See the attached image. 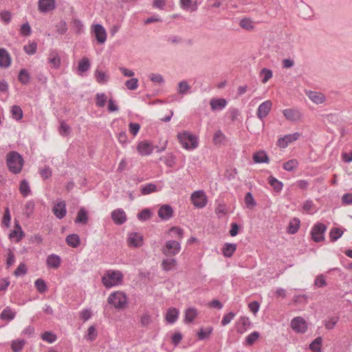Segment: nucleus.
<instances>
[{
	"mask_svg": "<svg viewBox=\"0 0 352 352\" xmlns=\"http://www.w3.org/2000/svg\"><path fill=\"white\" fill-rule=\"evenodd\" d=\"M6 164L11 173L18 174L22 170L24 160L18 152L10 151L6 155Z\"/></svg>",
	"mask_w": 352,
	"mask_h": 352,
	"instance_id": "nucleus-1",
	"label": "nucleus"
},
{
	"mask_svg": "<svg viewBox=\"0 0 352 352\" xmlns=\"http://www.w3.org/2000/svg\"><path fill=\"white\" fill-rule=\"evenodd\" d=\"M123 274L120 271L109 270L106 276L102 278V283L107 288L118 285L121 283Z\"/></svg>",
	"mask_w": 352,
	"mask_h": 352,
	"instance_id": "nucleus-2",
	"label": "nucleus"
},
{
	"mask_svg": "<svg viewBox=\"0 0 352 352\" xmlns=\"http://www.w3.org/2000/svg\"><path fill=\"white\" fill-rule=\"evenodd\" d=\"M177 139L186 149H194L198 146L197 138L188 131L178 133Z\"/></svg>",
	"mask_w": 352,
	"mask_h": 352,
	"instance_id": "nucleus-3",
	"label": "nucleus"
},
{
	"mask_svg": "<svg viewBox=\"0 0 352 352\" xmlns=\"http://www.w3.org/2000/svg\"><path fill=\"white\" fill-rule=\"evenodd\" d=\"M108 302L118 309H123L127 304L126 296L122 292H113L108 298Z\"/></svg>",
	"mask_w": 352,
	"mask_h": 352,
	"instance_id": "nucleus-4",
	"label": "nucleus"
},
{
	"mask_svg": "<svg viewBox=\"0 0 352 352\" xmlns=\"http://www.w3.org/2000/svg\"><path fill=\"white\" fill-rule=\"evenodd\" d=\"M181 250L180 243L175 240H170L166 242L162 251L166 256H173L177 254Z\"/></svg>",
	"mask_w": 352,
	"mask_h": 352,
	"instance_id": "nucleus-5",
	"label": "nucleus"
},
{
	"mask_svg": "<svg viewBox=\"0 0 352 352\" xmlns=\"http://www.w3.org/2000/svg\"><path fill=\"white\" fill-rule=\"evenodd\" d=\"M327 226L322 223H317L311 230L312 239L315 242H320L324 240V233L327 230Z\"/></svg>",
	"mask_w": 352,
	"mask_h": 352,
	"instance_id": "nucleus-6",
	"label": "nucleus"
},
{
	"mask_svg": "<svg viewBox=\"0 0 352 352\" xmlns=\"http://www.w3.org/2000/svg\"><path fill=\"white\" fill-rule=\"evenodd\" d=\"M291 327L298 333H305L308 328L307 322L300 316L295 317L292 320Z\"/></svg>",
	"mask_w": 352,
	"mask_h": 352,
	"instance_id": "nucleus-7",
	"label": "nucleus"
},
{
	"mask_svg": "<svg viewBox=\"0 0 352 352\" xmlns=\"http://www.w3.org/2000/svg\"><path fill=\"white\" fill-rule=\"evenodd\" d=\"M272 103L270 100H266L262 102L258 108L256 115L261 120V126L264 128V123L263 119L265 118L272 109Z\"/></svg>",
	"mask_w": 352,
	"mask_h": 352,
	"instance_id": "nucleus-8",
	"label": "nucleus"
},
{
	"mask_svg": "<svg viewBox=\"0 0 352 352\" xmlns=\"http://www.w3.org/2000/svg\"><path fill=\"white\" fill-rule=\"evenodd\" d=\"M92 31L95 38L99 44H103L107 40V32L104 28L100 24H96L92 26Z\"/></svg>",
	"mask_w": 352,
	"mask_h": 352,
	"instance_id": "nucleus-9",
	"label": "nucleus"
},
{
	"mask_svg": "<svg viewBox=\"0 0 352 352\" xmlns=\"http://www.w3.org/2000/svg\"><path fill=\"white\" fill-rule=\"evenodd\" d=\"M191 200L193 204L199 208H204L206 204V197L202 190H197L191 195Z\"/></svg>",
	"mask_w": 352,
	"mask_h": 352,
	"instance_id": "nucleus-10",
	"label": "nucleus"
},
{
	"mask_svg": "<svg viewBox=\"0 0 352 352\" xmlns=\"http://www.w3.org/2000/svg\"><path fill=\"white\" fill-rule=\"evenodd\" d=\"M52 212L54 215L58 219H63L67 213L66 203L62 200L58 202L52 208Z\"/></svg>",
	"mask_w": 352,
	"mask_h": 352,
	"instance_id": "nucleus-11",
	"label": "nucleus"
},
{
	"mask_svg": "<svg viewBox=\"0 0 352 352\" xmlns=\"http://www.w3.org/2000/svg\"><path fill=\"white\" fill-rule=\"evenodd\" d=\"M111 219L116 224L122 225L126 221V216L122 209L118 208L112 211Z\"/></svg>",
	"mask_w": 352,
	"mask_h": 352,
	"instance_id": "nucleus-12",
	"label": "nucleus"
},
{
	"mask_svg": "<svg viewBox=\"0 0 352 352\" xmlns=\"http://www.w3.org/2000/svg\"><path fill=\"white\" fill-rule=\"evenodd\" d=\"M157 213L162 220H168L173 215V210L170 205L164 204L159 208Z\"/></svg>",
	"mask_w": 352,
	"mask_h": 352,
	"instance_id": "nucleus-13",
	"label": "nucleus"
},
{
	"mask_svg": "<svg viewBox=\"0 0 352 352\" xmlns=\"http://www.w3.org/2000/svg\"><path fill=\"white\" fill-rule=\"evenodd\" d=\"M11 64V56L4 48H0V67L8 68Z\"/></svg>",
	"mask_w": 352,
	"mask_h": 352,
	"instance_id": "nucleus-14",
	"label": "nucleus"
},
{
	"mask_svg": "<svg viewBox=\"0 0 352 352\" xmlns=\"http://www.w3.org/2000/svg\"><path fill=\"white\" fill-rule=\"evenodd\" d=\"M55 8V0H38V10L41 12H47Z\"/></svg>",
	"mask_w": 352,
	"mask_h": 352,
	"instance_id": "nucleus-15",
	"label": "nucleus"
},
{
	"mask_svg": "<svg viewBox=\"0 0 352 352\" xmlns=\"http://www.w3.org/2000/svg\"><path fill=\"white\" fill-rule=\"evenodd\" d=\"M142 236L137 232H133L129 234L128 241L131 247L139 248L142 245Z\"/></svg>",
	"mask_w": 352,
	"mask_h": 352,
	"instance_id": "nucleus-16",
	"label": "nucleus"
},
{
	"mask_svg": "<svg viewBox=\"0 0 352 352\" xmlns=\"http://www.w3.org/2000/svg\"><path fill=\"white\" fill-rule=\"evenodd\" d=\"M138 153L142 155H148L152 153L153 148L147 141L140 142L137 146Z\"/></svg>",
	"mask_w": 352,
	"mask_h": 352,
	"instance_id": "nucleus-17",
	"label": "nucleus"
},
{
	"mask_svg": "<svg viewBox=\"0 0 352 352\" xmlns=\"http://www.w3.org/2000/svg\"><path fill=\"white\" fill-rule=\"evenodd\" d=\"M252 159L256 164L269 163L270 162L267 154L263 150L254 153Z\"/></svg>",
	"mask_w": 352,
	"mask_h": 352,
	"instance_id": "nucleus-18",
	"label": "nucleus"
},
{
	"mask_svg": "<svg viewBox=\"0 0 352 352\" xmlns=\"http://www.w3.org/2000/svg\"><path fill=\"white\" fill-rule=\"evenodd\" d=\"M210 104L212 111L222 110L226 107L227 100L224 98H212L210 101Z\"/></svg>",
	"mask_w": 352,
	"mask_h": 352,
	"instance_id": "nucleus-19",
	"label": "nucleus"
},
{
	"mask_svg": "<svg viewBox=\"0 0 352 352\" xmlns=\"http://www.w3.org/2000/svg\"><path fill=\"white\" fill-rule=\"evenodd\" d=\"M60 261L59 256L52 254L47 256L46 263L48 267L56 269L60 266Z\"/></svg>",
	"mask_w": 352,
	"mask_h": 352,
	"instance_id": "nucleus-20",
	"label": "nucleus"
},
{
	"mask_svg": "<svg viewBox=\"0 0 352 352\" xmlns=\"http://www.w3.org/2000/svg\"><path fill=\"white\" fill-rule=\"evenodd\" d=\"M76 223H80L82 225H86L88 222V214L87 211L84 208H81L77 213V216L74 220Z\"/></svg>",
	"mask_w": 352,
	"mask_h": 352,
	"instance_id": "nucleus-21",
	"label": "nucleus"
},
{
	"mask_svg": "<svg viewBox=\"0 0 352 352\" xmlns=\"http://www.w3.org/2000/svg\"><path fill=\"white\" fill-rule=\"evenodd\" d=\"M285 117L292 121H296L300 118V113L298 110L287 109L283 110Z\"/></svg>",
	"mask_w": 352,
	"mask_h": 352,
	"instance_id": "nucleus-22",
	"label": "nucleus"
},
{
	"mask_svg": "<svg viewBox=\"0 0 352 352\" xmlns=\"http://www.w3.org/2000/svg\"><path fill=\"white\" fill-rule=\"evenodd\" d=\"M179 311L176 308H169L166 314V320L170 324L176 322L178 318Z\"/></svg>",
	"mask_w": 352,
	"mask_h": 352,
	"instance_id": "nucleus-23",
	"label": "nucleus"
},
{
	"mask_svg": "<svg viewBox=\"0 0 352 352\" xmlns=\"http://www.w3.org/2000/svg\"><path fill=\"white\" fill-rule=\"evenodd\" d=\"M67 244L72 248H77L80 243V237L76 234H71L66 236Z\"/></svg>",
	"mask_w": 352,
	"mask_h": 352,
	"instance_id": "nucleus-24",
	"label": "nucleus"
},
{
	"mask_svg": "<svg viewBox=\"0 0 352 352\" xmlns=\"http://www.w3.org/2000/svg\"><path fill=\"white\" fill-rule=\"evenodd\" d=\"M236 250V244L226 243L222 248L223 254L226 257H231Z\"/></svg>",
	"mask_w": 352,
	"mask_h": 352,
	"instance_id": "nucleus-25",
	"label": "nucleus"
},
{
	"mask_svg": "<svg viewBox=\"0 0 352 352\" xmlns=\"http://www.w3.org/2000/svg\"><path fill=\"white\" fill-rule=\"evenodd\" d=\"M48 63L52 65L55 69L59 68L60 65V58L56 52H52L50 54Z\"/></svg>",
	"mask_w": 352,
	"mask_h": 352,
	"instance_id": "nucleus-26",
	"label": "nucleus"
},
{
	"mask_svg": "<svg viewBox=\"0 0 352 352\" xmlns=\"http://www.w3.org/2000/svg\"><path fill=\"white\" fill-rule=\"evenodd\" d=\"M308 96L316 104H321L324 101V95L316 91H310Z\"/></svg>",
	"mask_w": 352,
	"mask_h": 352,
	"instance_id": "nucleus-27",
	"label": "nucleus"
},
{
	"mask_svg": "<svg viewBox=\"0 0 352 352\" xmlns=\"http://www.w3.org/2000/svg\"><path fill=\"white\" fill-rule=\"evenodd\" d=\"M268 182L273 187L274 191H276V192H280L283 189V182L278 181L273 176H270L268 177Z\"/></svg>",
	"mask_w": 352,
	"mask_h": 352,
	"instance_id": "nucleus-28",
	"label": "nucleus"
},
{
	"mask_svg": "<svg viewBox=\"0 0 352 352\" xmlns=\"http://www.w3.org/2000/svg\"><path fill=\"white\" fill-rule=\"evenodd\" d=\"M300 226V220L298 218H294L287 227V232L292 234H296Z\"/></svg>",
	"mask_w": 352,
	"mask_h": 352,
	"instance_id": "nucleus-29",
	"label": "nucleus"
},
{
	"mask_svg": "<svg viewBox=\"0 0 352 352\" xmlns=\"http://www.w3.org/2000/svg\"><path fill=\"white\" fill-rule=\"evenodd\" d=\"M322 338L319 336L313 340L309 344V349L313 352H321Z\"/></svg>",
	"mask_w": 352,
	"mask_h": 352,
	"instance_id": "nucleus-30",
	"label": "nucleus"
},
{
	"mask_svg": "<svg viewBox=\"0 0 352 352\" xmlns=\"http://www.w3.org/2000/svg\"><path fill=\"white\" fill-rule=\"evenodd\" d=\"M15 315H16L15 312L12 311L9 307H7L1 313L0 318L2 320L10 321L14 318Z\"/></svg>",
	"mask_w": 352,
	"mask_h": 352,
	"instance_id": "nucleus-31",
	"label": "nucleus"
},
{
	"mask_svg": "<svg viewBox=\"0 0 352 352\" xmlns=\"http://www.w3.org/2000/svg\"><path fill=\"white\" fill-rule=\"evenodd\" d=\"M177 263V261L173 258L164 259L162 262V267L164 271H170Z\"/></svg>",
	"mask_w": 352,
	"mask_h": 352,
	"instance_id": "nucleus-32",
	"label": "nucleus"
},
{
	"mask_svg": "<svg viewBox=\"0 0 352 352\" xmlns=\"http://www.w3.org/2000/svg\"><path fill=\"white\" fill-rule=\"evenodd\" d=\"M244 201L246 207L248 209H252L256 206V202L254 200L253 195L250 192H248L245 194Z\"/></svg>",
	"mask_w": 352,
	"mask_h": 352,
	"instance_id": "nucleus-33",
	"label": "nucleus"
},
{
	"mask_svg": "<svg viewBox=\"0 0 352 352\" xmlns=\"http://www.w3.org/2000/svg\"><path fill=\"white\" fill-rule=\"evenodd\" d=\"M11 113L12 118L17 121L21 120L23 116L22 109L18 105H14L12 107Z\"/></svg>",
	"mask_w": 352,
	"mask_h": 352,
	"instance_id": "nucleus-34",
	"label": "nucleus"
},
{
	"mask_svg": "<svg viewBox=\"0 0 352 352\" xmlns=\"http://www.w3.org/2000/svg\"><path fill=\"white\" fill-rule=\"evenodd\" d=\"M19 190L23 197H27L30 193L31 190L29 184L25 179L21 181L19 184Z\"/></svg>",
	"mask_w": 352,
	"mask_h": 352,
	"instance_id": "nucleus-35",
	"label": "nucleus"
},
{
	"mask_svg": "<svg viewBox=\"0 0 352 352\" xmlns=\"http://www.w3.org/2000/svg\"><path fill=\"white\" fill-rule=\"evenodd\" d=\"M18 78L21 83L26 85L29 82L30 76L25 69H21L19 73Z\"/></svg>",
	"mask_w": 352,
	"mask_h": 352,
	"instance_id": "nucleus-36",
	"label": "nucleus"
},
{
	"mask_svg": "<svg viewBox=\"0 0 352 352\" xmlns=\"http://www.w3.org/2000/svg\"><path fill=\"white\" fill-rule=\"evenodd\" d=\"M35 287L40 294L45 292L47 289L45 281L42 278H38L34 282Z\"/></svg>",
	"mask_w": 352,
	"mask_h": 352,
	"instance_id": "nucleus-37",
	"label": "nucleus"
},
{
	"mask_svg": "<svg viewBox=\"0 0 352 352\" xmlns=\"http://www.w3.org/2000/svg\"><path fill=\"white\" fill-rule=\"evenodd\" d=\"M197 316V311L194 308H188L185 313V321L192 322Z\"/></svg>",
	"mask_w": 352,
	"mask_h": 352,
	"instance_id": "nucleus-38",
	"label": "nucleus"
},
{
	"mask_svg": "<svg viewBox=\"0 0 352 352\" xmlns=\"http://www.w3.org/2000/svg\"><path fill=\"white\" fill-rule=\"evenodd\" d=\"M342 234L343 232L340 228L336 227L331 228L329 233L331 241L334 242L337 241L342 236Z\"/></svg>",
	"mask_w": 352,
	"mask_h": 352,
	"instance_id": "nucleus-39",
	"label": "nucleus"
},
{
	"mask_svg": "<svg viewBox=\"0 0 352 352\" xmlns=\"http://www.w3.org/2000/svg\"><path fill=\"white\" fill-rule=\"evenodd\" d=\"M152 215L151 210L149 208H144L138 214V219L140 221H145L151 219Z\"/></svg>",
	"mask_w": 352,
	"mask_h": 352,
	"instance_id": "nucleus-40",
	"label": "nucleus"
},
{
	"mask_svg": "<svg viewBox=\"0 0 352 352\" xmlns=\"http://www.w3.org/2000/svg\"><path fill=\"white\" fill-rule=\"evenodd\" d=\"M95 78L99 84H104L107 82L109 78L105 72L98 69H96L95 72Z\"/></svg>",
	"mask_w": 352,
	"mask_h": 352,
	"instance_id": "nucleus-41",
	"label": "nucleus"
},
{
	"mask_svg": "<svg viewBox=\"0 0 352 352\" xmlns=\"http://www.w3.org/2000/svg\"><path fill=\"white\" fill-rule=\"evenodd\" d=\"M107 100V97L104 93H98L96 95V104L99 107H103Z\"/></svg>",
	"mask_w": 352,
	"mask_h": 352,
	"instance_id": "nucleus-42",
	"label": "nucleus"
},
{
	"mask_svg": "<svg viewBox=\"0 0 352 352\" xmlns=\"http://www.w3.org/2000/svg\"><path fill=\"white\" fill-rule=\"evenodd\" d=\"M25 236V232L23 230H13L9 234V238L10 239L16 238V243H19Z\"/></svg>",
	"mask_w": 352,
	"mask_h": 352,
	"instance_id": "nucleus-43",
	"label": "nucleus"
},
{
	"mask_svg": "<svg viewBox=\"0 0 352 352\" xmlns=\"http://www.w3.org/2000/svg\"><path fill=\"white\" fill-rule=\"evenodd\" d=\"M41 338L42 340L47 342L48 343H53L56 340L57 337L56 334L53 333L51 331H45L41 335Z\"/></svg>",
	"mask_w": 352,
	"mask_h": 352,
	"instance_id": "nucleus-44",
	"label": "nucleus"
},
{
	"mask_svg": "<svg viewBox=\"0 0 352 352\" xmlns=\"http://www.w3.org/2000/svg\"><path fill=\"white\" fill-rule=\"evenodd\" d=\"M25 342L23 340H14L11 344V349L14 352H19L23 348Z\"/></svg>",
	"mask_w": 352,
	"mask_h": 352,
	"instance_id": "nucleus-45",
	"label": "nucleus"
},
{
	"mask_svg": "<svg viewBox=\"0 0 352 352\" xmlns=\"http://www.w3.org/2000/svg\"><path fill=\"white\" fill-rule=\"evenodd\" d=\"M90 67V62L87 58H83L79 63L78 66V71L81 72H87Z\"/></svg>",
	"mask_w": 352,
	"mask_h": 352,
	"instance_id": "nucleus-46",
	"label": "nucleus"
},
{
	"mask_svg": "<svg viewBox=\"0 0 352 352\" xmlns=\"http://www.w3.org/2000/svg\"><path fill=\"white\" fill-rule=\"evenodd\" d=\"M180 6L186 10L194 11L197 9L196 5H192V0H180Z\"/></svg>",
	"mask_w": 352,
	"mask_h": 352,
	"instance_id": "nucleus-47",
	"label": "nucleus"
},
{
	"mask_svg": "<svg viewBox=\"0 0 352 352\" xmlns=\"http://www.w3.org/2000/svg\"><path fill=\"white\" fill-rule=\"evenodd\" d=\"M190 89V86L186 80H182L178 83L177 92L179 94H186L187 91Z\"/></svg>",
	"mask_w": 352,
	"mask_h": 352,
	"instance_id": "nucleus-48",
	"label": "nucleus"
},
{
	"mask_svg": "<svg viewBox=\"0 0 352 352\" xmlns=\"http://www.w3.org/2000/svg\"><path fill=\"white\" fill-rule=\"evenodd\" d=\"M298 162L296 160H290L283 164V168L287 171H292L298 166Z\"/></svg>",
	"mask_w": 352,
	"mask_h": 352,
	"instance_id": "nucleus-49",
	"label": "nucleus"
},
{
	"mask_svg": "<svg viewBox=\"0 0 352 352\" xmlns=\"http://www.w3.org/2000/svg\"><path fill=\"white\" fill-rule=\"evenodd\" d=\"M157 191V186L154 184H147L146 185L142 186L141 189V192L143 195H148L151 192H154Z\"/></svg>",
	"mask_w": 352,
	"mask_h": 352,
	"instance_id": "nucleus-50",
	"label": "nucleus"
},
{
	"mask_svg": "<svg viewBox=\"0 0 352 352\" xmlns=\"http://www.w3.org/2000/svg\"><path fill=\"white\" fill-rule=\"evenodd\" d=\"M23 50L28 55H33L36 52L37 50V43L36 42H32L29 45L23 46Z\"/></svg>",
	"mask_w": 352,
	"mask_h": 352,
	"instance_id": "nucleus-51",
	"label": "nucleus"
},
{
	"mask_svg": "<svg viewBox=\"0 0 352 352\" xmlns=\"http://www.w3.org/2000/svg\"><path fill=\"white\" fill-rule=\"evenodd\" d=\"M339 320L338 317H331L324 322V326L327 329H333Z\"/></svg>",
	"mask_w": 352,
	"mask_h": 352,
	"instance_id": "nucleus-52",
	"label": "nucleus"
},
{
	"mask_svg": "<svg viewBox=\"0 0 352 352\" xmlns=\"http://www.w3.org/2000/svg\"><path fill=\"white\" fill-rule=\"evenodd\" d=\"M260 74L261 76H263V78L262 79L263 83L267 82L273 76L272 71L267 68H263L261 70Z\"/></svg>",
	"mask_w": 352,
	"mask_h": 352,
	"instance_id": "nucleus-53",
	"label": "nucleus"
},
{
	"mask_svg": "<svg viewBox=\"0 0 352 352\" xmlns=\"http://www.w3.org/2000/svg\"><path fill=\"white\" fill-rule=\"evenodd\" d=\"M28 269L23 263H21L17 268L14 272V275L16 276H23L27 274Z\"/></svg>",
	"mask_w": 352,
	"mask_h": 352,
	"instance_id": "nucleus-54",
	"label": "nucleus"
},
{
	"mask_svg": "<svg viewBox=\"0 0 352 352\" xmlns=\"http://www.w3.org/2000/svg\"><path fill=\"white\" fill-rule=\"evenodd\" d=\"M10 220H11V215H10V209L8 207H6L5 208L4 214H3V219H2V223L6 227L8 228L10 226Z\"/></svg>",
	"mask_w": 352,
	"mask_h": 352,
	"instance_id": "nucleus-55",
	"label": "nucleus"
},
{
	"mask_svg": "<svg viewBox=\"0 0 352 352\" xmlns=\"http://www.w3.org/2000/svg\"><path fill=\"white\" fill-rule=\"evenodd\" d=\"M239 25L241 28L251 30L254 28L252 21L246 18L242 19L239 22Z\"/></svg>",
	"mask_w": 352,
	"mask_h": 352,
	"instance_id": "nucleus-56",
	"label": "nucleus"
},
{
	"mask_svg": "<svg viewBox=\"0 0 352 352\" xmlns=\"http://www.w3.org/2000/svg\"><path fill=\"white\" fill-rule=\"evenodd\" d=\"M31 33H32V29H31L30 24L28 22H26L25 23H23L21 26L20 34L23 36H28L31 34Z\"/></svg>",
	"mask_w": 352,
	"mask_h": 352,
	"instance_id": "nucleus-57",
	"label": "nucleus"
},
{
	"mask_svg": "<svg viewBox=\"0 0 352 352\" xmlns=\"http://www.w3.org/2000/svg\"><path fill=\"white\" fill-rule=\"evenodd\" d=\"M259 336L260 334L257 331H254L251 333L245 338L246 343L248 345H252L255 342V341L259 338Z\"/></svg>",
	"mask_w": 352,
	"mask_h": 352,
	"instance_id": "nucleus-58",
	"label": "nucleus"
},
{
	"mask_svg": "<svg viewBox=\"0 0 352 352\" xmlns=\"http://www.w3.org/2000/svg\"><path fill=\"white\" fill-rule=\"evenodd\" d=\"M212 331V327H208L206 330L201 328L197 333L198 338L201 340H204L211 334Z\"/></svg>",
	"mask_w": 352,
	"mask_h": 352,
	"instance_id": "nucleus-59",
	"label": "nucleus"
},
{
	"mask_svg": "<svg viewBox=\"0 0 352 352\" xmlns=\"http://www.w3.org/2000/svg\"><path fill=\"white\" fill-rule=\"evenodd\" d=\"M125 86L129 90H135L138 87V80L135 78H132L125 82Z\"/></svg>",
	"mask_w": 352,
	"mask_h": 352,
	"instance_id": "nucleus-60",
	"label": "nucleus"
},
{
	"mask_svg": "<svg viewBox=\"0 0 352 352\" xmlns=\"http://www.w3.org/2000/svg\"><path fill=\"white\" fill-rule=\"evenodd\" d=\"M250 320H249V318H247V317H241L240 319H239V325H241L242 327H239V329H238V331L240 332V333H243V331H245L246 330V326H248L250 325Z\"/></svg>",
	"mask_w": 352,
	"mask_h": 352,
	"instance_id": "nucleus-61",
	"label": "nucleus"
},
{
	"mask_svg": "<svg viewBox=\"0 0 352 352\" xmlns=\"http://www.w3.org/2000/svg\"><path fill=\"white\" fill-rule=\"evenodd\" d=\"M34 202L32 200H29L26 202L25 206V213L28 217H30L34 211Z\"/></svg>",
	"mask_w": 352,
	"mask_h": 352,
	"instance_id": "nucleus-62",
	"label": "nucleus"
},
{
	"mask_svg": "<svg viewBox=\"0 0 352 352\" xmlns=\"http://www.w3.org/2000/svg\"><path fill=\"white\" fill-rule=\"evenodd\" d=\"M15 261V256L13 252L9 248L8 250L6 265L7 268H9Z\"/></svg>",
	"mask_w": 352,
	"mask_h": 352,
	"instance_id": "nucleus-63",
	"label": "nucleus"
},
{
	"mask_svg": "<svg viewBox=\"0 0 352 352\" xmlns=\"http://www.w3.org/2000/svg\"><path fill=\"white\" fill-rule=\"evenodd\" d=\"M129 128L130 133L135 136L139 132L140 125L138 123L130 122L129 124Z\"/></svg>",
	"mask_w": 352,
	"mask_h": 352,
	"instance_id": "nucleus-64",
	"label": "nucleus"
}]
</instances>
